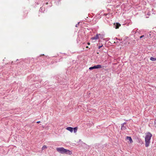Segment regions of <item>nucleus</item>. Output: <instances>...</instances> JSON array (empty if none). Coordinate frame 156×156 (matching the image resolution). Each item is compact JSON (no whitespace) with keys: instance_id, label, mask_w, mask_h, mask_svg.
<instances>
[{"instance_id":"f257e3e1","label":"nucleus","mask_w":156,"mask_h":156,"mask_svg":"<svg viewBox=\"0 0 156 156\" xmlns=\"http://www.w3.org/2000/svg\"><path fill=\"white\" fill-rule=\"evenodd\" d=\"M152 136V135L150 133L148 132L147 133L145 138L146 147H147L149 146Z\"/></svg>"},{"instance_id":"f03ea898","label":"nucleus","mask_w":156,"mask_h":156,"mask_svg":"<svg viewBox=\"0 0 156 156\" xmlns=\"http://www.w3.org/2000/svg\"><path fill=\"white\" fill-rule=\"evenodd\" d=\"M56 150L61 154H70L71 152L69 150L64 149L63 147H57Z\"/></svg>"},{"instance_id":"7ed1b4c3","label":"nucleus","mask_w":156,"mask_h":156,"mask_svg":"<svg viewBox=\"0 0 156 156\" xmlns=\"http://www.w3.org/2000/svg\"><path fill=\"white\" fill-rule=\"evenodd\" d=\"M102 67L101 65H95L93 66L90 67L89 68V69L90 70H91L92 69H99L101 68Z\"/></svg>"},{"instance_id":"20e7f679","label":"nucleus","mask_w":156,"mask_h":156,"mask_svg":"<svg viewBox=\"0 0 156 156\" xmlns=\"http://www.w3.org/2000/svg\"><path fill=\"white\" fill-rule=\"evenodd\" d=\"M101 36V35L100 34H97L94 37H92L91 39L92 40H97L98 38H99Z\"/></svg>"},{"instance_id":"39448f33","label":"nucleus","mask_w":156,"mask_h":156,"mask_svg":"<svg viewBox=\"0 0 156 156\" xmlns=\"http://www.w3.org/2000/svg\"><path fill=\"white\" fill-rule=\"evenodd\" d=\"M120 24L119 23H114L113 25L114 27L116 29H117L120 26Z\"/></svg>"},{"instance_id":"423d86ee","label":"nucleus","mask_w":156,"mask_h":156,"mask_svg":"<svg viewBox=\"0 0 156 156\" xmlns=\"http://www.w3.org/2000/svg\"><path fill=\"white\" fill-rule=\"evenodd\" d=\"M126 139L127 140H129V141L130 143H131L133 142V141L132 140V138H131V137L130 136H127L126 137Z\"/></svg>"},{"instance_id":"0eeeda50","label":"nucleus","mask_w":156,"mask_h":156,"mask_svg":"<svg viewBox=\"0 0 156 156\" xmlns=\"http://www.w3.org/2000/svg\"><path fill=\"white\" fill-rule=\"evenodd\" d=\"M66 129L67 130L70 131L71 132H72L73 131V128L70 127H68L66 128Z\"/></svg>"},{"instance_id":"6e6552de","label":"nucleus","mask_w":156,"mask_h":156,"mask_svg":"<svg viewBox=\"0 0 156 156\" xmlns=\"http://www.w3.org/2000/svg\"><path fill=\"white\" fill-rule=\"evenodd\" d=\"M44 54H42V55H41L40 56H39L38 57L37 59L41 60L42 61H43V60H44V58H43V59L42 58H41V56H44Z\"/></svg>"},{"instance_id":"1a4fd4ad","label":"nucleus","mask_w":156,"mask_h":156,"mask_svg":"<svg viewBox=\"0 0 156 156\" xmlns=\"http://www.w3.org/2000/svg\"><path fill=\"white\" fill-rule=\"evenodd\" d=\"M126 129V127L124 125L121 124V129L122 130H125Z\"/></svg>"},{"instance_id":"9d476101","label":"nucleus","mask_w":156,"mask_h":156,"mask_svg":"<svg viewBox=\"0 0 156 156\" xmlns=\"http://www.w3.org/2000/svg\"><path fill=\"white\" fill-rule=\"evenodd\" d=\"M146 36V35H143L141 36L140 37V39H142L143 40V39H145L146 37L145 36Z\"/></svg>"},{"instance_id":"9b49d317","label":"nucleus","mask_w":156,"mask_h":156,"mask_svg":"<svg viewBox=\"0 0 156 156\" xmlns=\"http://www.w3.org/2000/svg\"><path fill=\"white\" fill-rule=\"evenodd\" d=\"M144 35H146V36H145L146 38H149L151 36V34L150 33L145 34Z\"/></svg>"},{"instance_id":"f8f14e48","label":"nucleus","mask_w":156,"mask_h":156,"mask_svg":"<svg viewBox=\"0 0 156 156\" xmlns=\"http://www.w3.org/2000/svg\"><path fill=\"white\" fill-rule=\"evenodd\" d=\"M150 59L152 61H156V58L151 57L150 58Z\"/></svg>"},{"instance_id":"ddd939ff","label":"nucleus","mask_w":156,"mask_h":156,"mask_svg":"<svg viewBox=\"0 0 156 156\" xmlns=\"http://www.w3.org/2000/svg\"><path fill=\"white\" fill-rule=\"evenodd\" d=\"M77 130V127H74L73 128V132L74 133H76V132Z\"/></svg>"},{"instance_id":"4468645a","label":"nucleus","mask_w":156,"mask_h":156,"mask_svg":"<svg viewBox=\"0 0 156 156\" xmlns=\"http://www.w3.org/2000/svg\"><path fill=\"white\" fill-rule=\"evenodd\" d=\"M47 148V147L46 145H44L43 146V147L42 148V150H44L45 149H46Z\"/></svg>"},{"instance_id":"2eb2a0df","label":"nucleus","mask_w":156,"mask_h":156,"mask_svg":"<svg viewBox=\"0 0 156 156\" xmlns=\"http://www.w3.org/2000/svg\"><path fill=\"white\" fill-rule=\"evenodd\" d=\"M103 46V44H101V45L98 46V49H100Z\"/></svg>"},{"instance_id":"dca6fc26","label":"nucleus","mask_w":156,"mask_h":156,"mask_svg":"<svg viewBox=\"0 0 156 156\" xmlns=\"http://www.w3.org/2000/svg\"><path fill=\"white\" fill-rule=\"evenodd\" d=\"M42 10V8H41L40 9L39 11H41Z\"/></svg>"},{"instance_id":"f3484780","label":"nucleus","mask_w":156,"mask_h":156,"mask_svg":"<svg viewBox=\"0 0 156 156\" xmlns=\"http://www.w3.org/2000/svg\"><path fill=\"white\" fill-rule=\"evenodd\" d=\"M126 122H124V123H122V124L124 125L126 124Z\"/></svg>"},{"instance_id":"a211bd4d","label":"nucleus","mask_w":156,"mask_h":156,"mask_svg":"<svg viewBox=\"0 0 156 156\" xmlns=\"http://www.w3.org/2000/svg\"><path fill=\"white\" fill-rule=\"evenodd\" d=\"M79 23H78V24H76V25L75 26H76V27H77V25H78Z\"/></svg>"},{"instance_id":"6ab92c4d","label":"nucleus","mask_w":156,"mask_h":156,"mask_svg":"<svg viewBox=\"0 0 156 156\" xmlns=\"http://www.w3.org/2000/svg\"><path fill=\"white\" fill-rule=\"evenodd\" d=\"M87 44L88 45H90V43L89 42H88V43H87Z\"/></svg>"},{"instance_id":"aec40b11","label":"nucleus","mask_w":156,"mask_h":156,"mask_svg":"<svg viewBox=\"0 0 156 156\" xmlns=\"http://www.w3.org/2000/svg\"><path fill=\"white\" fill-rule=\"evenodd\" d=\"M40 122V121H38L37 122V123H39Z\"/></svg>"},{"instance_id":"412c9836","label":"nucleus","mask_w":156,"mask_h":156,"mask_svg":"<svg viewBox=\"0 0 156 156\" xmlns=\"http://www.w3.org/2000/svg\"><path fill=\"white\" fill-rule=\"evenodd\" d=\"M86 48H88V46H87Z\"/></svg>"},{"instance_id":"4be33fe9","label":"nucleus","mask_w":156,"mask_h":156,"mask_svg":"<svg viewBox=\"0 0 156 156\" xmlns=\"http://www.w3.org/2000/svg\"><path fill=\"white\" fill-rule=\"evenodd\" d=\"M17 60H18V59H17V60H16V61H17Z\"/></svg>"},{"instance_id":"5701e85b","label":"nucleus","mask_w":156,"mask_h":156,"mask_svg":"<svg viewBox=\"0 0 156 156\" xmlns=\"http://www.w3.org/2000/svg\"><path fill=\"white\" fill-rule=\"evenodd\" d=\"M148 14V15H149V14Z\"/></svg>"},{"instance_id":"b1692460","label":"nucleus","mask_w":156,"mask_h":156,"mask_svg":"<svg viewBox=\"0 0 156 156\" xmlns=\"http://www.w3.org/2000/svg\"><path fill=\"white\" fill-rule=\"evenodd\" d=\"M148 14V15H149V14Z\"/></svg>"}]
</instances>
